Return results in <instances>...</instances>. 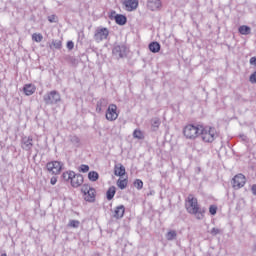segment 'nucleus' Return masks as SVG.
I'll use <instances>...</instances> for the list:
<instances>
[{
    "label": "nucleus",
    "mask_w": 256,
    "mask_h": 256,
    "mask_svg": "<svg viewBox=\"0 0 256 256\" xmlns=\"http://www.w3.org/2000/svg\"><path fill=\"white\" fill-rule=\"evenodd\" d=\"M185 209L187 213L194 215L199 221L205 218V209L201 208L199 200L193 194H189L185 199Z\"/></svg>",
    "instance_id": "1"
},
{
    "label": "nucleus",
    "mask_w": 256,
    "mask_h": 256,
    "mask_svg": "<svg viewBox=\"0 0 256 256\" xmlns=\"http://www.w3.org/2000/svg\"><path fill=\"white\" fill-rule=\"evenodd\" d=\"M62 179L66 181V183H70L71 187L77 189V187H81L84 182L83 175L77 174L73 171H66L62 174Z\"/></svg>",
    "instance_id": "2"
},
{
    "label": "nucleus",
    "mask_w": 256,
    "mask_h": 256,
    "mask_svg": "<svg viewBox=\"0 0 256 256\" xmlns=\"http://www.w3.org/2000/svg\"><path fill=\"white\" fill-rule=\"evenodd\" d=\"M200 135L204 143H213L219 137V132H217L215 127L201 126Z\"/></svg>",
    "instance_id": "3"
},
{
    "label": "nucleus",
    "mask_w": 256,
    "mask_h": 256,
    "mask_svg": "<svg viewBox=\"0 0 256 256\" xmlns=\"http://www.w3.org/2000/svg\"><path fill=\"white\" fill-rule=\"evenodd\" d=\"M183 135L185 139L195 141L201 135V125L187 124L183 128Z\"/></svg>",
    "instance_id": "4"
},
{
    "label": "nucleus",
    "mask_w": 256,
    "mask_h": 256,
    "mask_svg": "<svg viewBox=\"0 0 256 256\" xmlns=\"http://www.w3.org/2000/svg\"><path fill=\"white\" fill-rule=\"evenodd\" d=\"M81 193L84 201H87V203H95L97 197L95 188L91 187L89 184H84L81 188Z\"/></svg>",
    "instance_id": "5"
},
{
    "label": "nucleus",
    "mask_w": 256,
    "mask_h": 256,
    "mask_svg": "<svg viewBox=\"0 0 256 256\" xmlns=\"http://www.w3.org/2000/svg\"><path fill=\"white\" fill-rule=\"evenodd\" d=\"M46 168L52 175H59L63 170V164L59 161H51L46 164Z\"/></svg>",
    "instance_id": "6"
},
{
    "label": "nucleus",
    "mask_w": 256,
    "mask_h": 256,
    "mask_svg": "<svg viewBox=\"0 0 256 256\" xmlns=\"http://www.w3.org/2000/svg\"><path fill=\"white\" fill-rule=\"evenodd\" d=\"M246 183H247V178L242 173L236 174L232 179L233 189H241L245 187Z\"/></svg>",
    "instance_id": "7"
},
{
    "label": "nucleus",
    "mask_w": 256,
    "mask_h": 256,
    "mask_svg": "<svg viewBox=\"0 0 256 256\" xmlns=\"http://www.w3.org/2000/svg\"><path fill=\"white\" fill-rule=\"evenodd\" d=\"M109 38V29L107 28H98L95 31L94 39L96 43H101V41H105Z\"/></svg>",
    "instance_id": "8"
},
{
    "label": "nucleus",
    "mask_w": 256,
    "mask_h": 256,
    "mask_svg": "<svg viewBox=\"0 0 256 256\" xmlns=\"http://www.w3.org/2000/svg\"><path fill=\"white\" fill-rule=\"evenodd\" d=\"M44 101L47 103V105H53V103H58V101H61V95L59 92L53 90L44 96Z\"/></svg>",
    "instance_id": "9"
},
{
    "label": "nucleus",
    "mask_w": 256,
    "mask_h": 256,
    "mask_svg": "<svg viewBox=\"0 0 256 256\" xmlns=\"http://www.w3.org/2000/svg\"><path fill=\"white\" fill-rule=\"evenodd\" d=\"M119 117V112H117V105L110 104L106 111V119L107 121H116Z\"/></svg>",
    "instance_id": "10"
},
{
    "label": "nucleus",
    "mask_w": 256,
    "mask_h": 256,
    "mask_svg": "<svg viewBox=\"0 0 256 256\" xmlns=\"http://www.w3.org/2000/svg\"><path fill=\"white\" fill-rule=\"evenodd\" d=\"M122 5L125 11L131 13L132 11H136V9L139 7V0H123Z\"/></svg>",
    "instance_id": "11"
},
{
    "label": "nucleus",
    "mask_w": 256,
    "mask_h": 256,
    "mask_svg": "<svg viewBox=\"0 0 256 256\" xmlns=\"http://www.w3.org/2000/svg\"><path fill=\"white\" fill-rule=\"evenodd\" d=\"M110 17H114L115 23L117 25H126L127 24V16L123 14H117V12L112 11L110 13Z\"/></svg>",
    "instance_id": "12"
},
{
    "label": "nucleus",
    "mask_w": 256,
    "mask_h": 256,
    "mask_svg": "<svg viewBox=\"0 0 256 256\" xmlns=\"http://www.w3.org/2000/svg\"><path fill=\"white\" fill-rule=\"evenodd\" d=\"M147 9L150 11H159L161 9V0H148Z\"/></svg>",
    "instance_id": "13"
},
{
    "label": "nucleus",
    "mask_w": 256,
    "mask_h": 256,
    "mask_svg": "<svg viewBox=\"0 0 256 256\" xmlns=\"http://www.w3.org/2000/svg\"><path fill=\"white\" fill-rule=\"evenodd\" d=\"M125 173H126V170L123 164L119 163L114 166V175H116V177H123Z\"/></svg>",
    "instance_id": "14"
},
{
    "label": "nucleus",
    "mask_w": 256,
    "mask_h": 256,
    "mask_svg": "<svg viewBox=\"0 0 256 256\" xmlns=\"http://www.w3.org/2000/svg\"><path fill=\"white\" fill-rule=\"evenodd\" d=\"M123 215H125V206H123V205L117 206L114 209L115 219H122Z\"/></svg>",
    "instance_id": "15"
},
{
    "label": "nucleus",
    "mask_w": 256,
    "mask_h": 256,
    "mask_svg": "<svg viewBox=\"0 0 256 256\" xmlns=\"http://www.w3.org/2000/svg\"><path fill=\"white\" fill-rule=\"evenodd\" d=\"M23 91H24L25 95L30 96V95H33V93H35V91H37V87H35V85H33V84H26L23 87Z\"/></svg>",
    "instance_id": "16"
},
{
    "label": "nucleus",
    "mask_w": 256,
    "mask_h": 256,
    "mask_svg": "<svg viewBox=\"0 0 256 256\" xmlns=\"http://www.w3.org/2000/svg\"><path fill=\"white\" fill-rule=\"evenodd\" d=\"M149 51H151V53H159V51H161V44H159V42H151L148 46Z\"/></svg>",
    "instance_id": "17"
},
{
    "label": "nucleus",
    "mask_w": 256,
    "mask_h": 256,
    "mask_svg": "<svg viewBox=\"0 0 256 256\" xmlns=\"http://www.w3.org/2000/svg\"><path fill=\"white\" fill-rule=\"evenodd\" d=\"M115 193H117V188H115V186H111L106 192V199L111 201L113 197H115Z\"/></svg>",
    "instance_id": "18"
},
{
    "label": "nucleus",
    "mask_w": 256,
    "mask_h": 256,
    "mask_svg": "<svg viewBox=\"0 0 256 256\" xmlns=\"http://www.w3.org/2000/svg\"><path fill=\"white\" fill-rule=\"evenodd\" d=\"M240 35H251V27L247 25H242L238 28Z\"/></svg>",
    "instance_id": "19"
},
{
    "label": "nucleus",
    "mask_w": 256,
    "mask_h": 256,
    "mask_svg": "<svg viewBox=\"0 0 256 256\" xmlns=\"http://www.w3.org/2000/svg\"><path fill=\"white\" fill-rule=\"evenodd\" d=\"M128 184H129V180L127 178H124V179L119 178L117 180V187L119 189H126Z\"/></svg>",
    "instance_id": "20"
},
{
    "label": "nucleus",
    "mask_w": 256,
    "mask_h": 256,
    "mask_svg": "<svg viewBox=\"0 0 256 256\" xmlns=\"http://www.w3.org/2000/svg\"><path fill=\"white\" fill-rule=\"evenodd\" d=\"M61 47H63L61 40H53L50 44V49H61Z\"/></svg>",
    "instance_id": "21"
},
{
    "label": "nucleus",
    "mask_w": 256,
    "mask_h": 256,
    "mask_svg": "<svg viewBox=\"0 0 256 256\" xmlns=\"http://www.w3.org/2000/svg\"><path fill=\"white\" fill-rule=\"evenodd\" d=\"M88 179L89 181L95 182L99 179V173L95 172V171H90L88 173Z\"/></svg>",
    "instance_id": "22"
},
{
    "label": "nucleus",
    "mask_w": 256,
    "mask_h": 256,
    "mask_svg": "<svg viewBox=\"0 0 256 256\" xmlns=\"http://www.w3.org/2000/svg\"><path fill=\"white\" fill-rule=\"evenodd\" d=\"M177 238V232L175 230H170L166 234L167 241H173V239Z\"/></svg>",
    "instance_id": "23"
},
{
    "label": "nucleus",
    "mask_w": 256,
    "mask_h": 256,
    "mask_svg": "<svg viewBox=\"0 0 256 256\" xmlns=\"http://www.w3.org/2000/svg\"><path fill=\"white\" fill-rule=\"evenodd\" d=\"M32 41H35V43H41V41H43V34L41 33L32 34Z\"/></svg>",
    "instance_id": "24"
},
{
    "label": "nucleus",
    "mask_w": 256,
    "mask_h": 256,
    "mask_svg": "<svg viewBox=\"0 0 256 256\" xmlns=\"http://www.w3.org/2000/svg\"><path fill=\"white\" fill-rule=\"evenodd\" d=\"M24 145H25V149H31V147H33V138L32 137H28L24 141Z\"/></svg>",
    "instance_id": "25"
},
{
    "label": "nucleus",
    "mask_w": 256,
    "mask_h": 256,
    "mask_svg": "<svg viewBox=\"0 0 256 256\" xmlns=\"http://www.w3.org/2000/svg\"><path fill=\"white\" fill-rule=\"evenodd\" d=\"M133 137L134 139H144L145 136L141 130H134Z\"/></svg>",
    "instance_id": "26"
},
{
    "label": "nucleus",
    "mask_w": 256,
    "mask_h": 256,
    "mask_svg": "<svg viewBox=\"0 0 256 256\" xmlns=\"http://www.w3.org/2000/svg\"><path fill=\"white\" fill-rule=\"evenodd\" d=\"M79 225H81V222H79V220H70L68 227H72L73 229H77V227H79Z\"/></svg>",
    "instance_id": "27"
},
{
    "label": "nucleus",
    "mask_w": 256,
    "mask_h": 256,
    "mask_svg": "<svg viewBox=\"0 0 256 256\" xmlns=\"http://www.w3.org/2000/svg\"><path fill=\"white\" fill-rule=\"evenodd\" d=\"M134 187L138 190L143 189V181L141 179H136L134 181Z\"/></svg>",
    "instance_id": "28"
},
{
    "label": "nucleus",
    "mask_w": 256,
    "mask_h": 256,
    "mask_svg": "<svg viewBox=\"0 0 256 256\" xmlns=\"http://www.w3.org/2000/svg\"><path fill=\"white\" fill-rule=\"evenodd\" d=\"M217 205H210L209 207V213L210 215H217Z\"/></svg>",
    "instance_id": "29"
},
{
    "label": "nucleus",
    "mask_w": 256,
    "mask_h": 256,
    "mask_svg": "<svg viewBox=\"0 0 256 256\" xmlns=\"http://www.w3.org/2000/svg\"><path fill=\"white\" fill-rule=\"evenodd\" d=\"M80 173H88L89 165L82 164L79 169Z\"/></svg>",
    "instance_id": "30"
},
{
    "label": "nucleus",
    "mask_w": 256,
    "mask_h": 256,
    "mask_svg": "<svg viewBox=\"0 0 256 256\" xmlns=\"http://www.w3.org/2000/svg\"><path fill=\"white\" fill-rule=\"evenodd\" d=\"M249 81H250V83H252V84H255V83H256V71L253 72V73L250 75Z\"/></svg>",
    "instance_id": "31"
},
{
    "label": "nucleus",
    "mask_w": 256,
    "mask_h": 256,
    "mask_svg": "<svg viewBox=\"0 0 256 256\" xmlns=\"http://www.w3.org/2000/svg\"><path fill=\"white\" fill-rule=\"evenodd\" d=\"M48 21L50 23H56L57 22V16H55V15L48 16Z\"/></svg>",
    "instance_id": "32"
},
{
    "label": "nucleus",
    "mask_w": 256,
    "mask_h": 256,
    "mask_svg": "<svg viewBox=\"0 0 256 256\" xmlns=\"http://www.w3.org/2000/svg\"><path fill=\"white\" fill-rule=\"evenodd\" d=\"M73 47H75V44L73 43V41H68L67 42V49H69L71 51V49H73Z\"/></svg>",
    "instance_id": "33"
},
{
    "label": "nucleus",
    "mask_w": 256,
    "mask_h": 256,
    "mask_svg": "<svg viewBox=\"0 0 256 256\" xmlns=\"http://www.w3.org/2000/svg\"><path fill=\"white\" fill-rule=\"evenodd\" d=\"M220 230L218 228H212L211 229V235H219Z\"/></svg>",
    "instance_id": "34"
},
{
    "label": "nucleus",
    "mask_w": 256,
    "mask_h": 256,
    "mask_svg": "<svg viewBox=\"0 0 256 256\" xmlns=\"http://www.w3.org/2000/svg\"><path fill=\"white\" fill-rule=\"evenodd\" d=\"M50 183H51V185H56V184H57V177L53 176V177L50 179Z\"/></svg>",
    "instance_id": "35"
},
{
    "label": "nucleus",
    "mask_w": 256,
    "mask_h": 256,
    "mask_svg": "<svg viewBox=\"0 0 256 256\" xmlns=\"http://www.w3.org/2000/svg\"><path fill=\"white\" fill-rule=\"evenodd\" d=\"M250 65H256V57L250 58Z\"/></svg>",
    "instance_id": "36"
},
{
    "label": "nucleus",
    "mask_w": 256,
    "mask_h": 256,
    "mask_svg": "<svg viewBox=\"0 0 256 256\" xmlns=\"http://www.w3.org/2000/svg\"><path fill=\"white\" fill-rule=\"evenodd\" d=\"M159 125H161V122L159 120H155L153 123V127L159 128Z\"/></svg>",
    "instance_id": "37"
},
{
    "label": "nucleus",
    "mask_w": 256,
    "mask_h": 256,
    "mask_svg": "<svg viewBox=\"0 0 256 256\" xmlns=\"http://www.w3.org/2000/svg\"><path fill=\"white\" fill-rule=\"evenodd\" d=\"M252 193L253 195H256V184L252 185Z\"/></svg>",
    "instance_id": "38"
},
{
    "label": "nucleus",
    "mask_w": 256,
    "mask_h": 256,
    "mask_svg": "<svg viewBox=\"0 0 256 256\" xmlns=\"http://www.w3.org/2000/svg\"><path fill=\"white\" fill-rule=\"evenodd\" d=\"M1 256H7V253H3V254H1Z\"/></svg>",
    "instance_id": "39"
},
{
    "label": "nucleus",
    "mask_w": 256,
    "mask_h": 256,
    "mask_svg": "<svg viewBox=\"0 0 256 256\" xmlns=\"http://www.w3.org/2000/svg\"><path fill=\"white\" fill-rule=\"evenodd\" d=\"M99 111H101V108H99Z\"/></svg>",
    "instance_id": "40"
}]
</instances>
